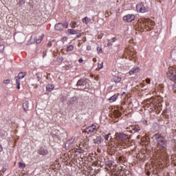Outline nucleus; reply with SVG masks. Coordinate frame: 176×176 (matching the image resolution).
<instances>
[{
  "label": "nucleus",
  "mask_w": 176,
  "mask_h": 176,
  "mask_svg": "<svg viewBox=\"0 0 176 176\" xmlns=\"http://www.w3.org/2000/svg\"><path fill=\"white\" fill-rule=\"evenodd\" d=\"M155 139L158 145L162 146V148H166L167 146V141H166V138L163 136H161L160 134H155Z\"/></svg>",
  "instance_id": "f257e3e1"
},
{
  "label": "nucleus",
  "mask_w": 176,
  "mask_h": 176,
  "mask_svg": "<svg viewBox=\"0 0 176 176\" xmlns=\"http://www.w3.org/2000/svg\"><path fill=\"white\" fill-rule=\"evenodd\" d=\"M25 77V73L21 72L16 77H15L16 79V89H20V82H21V79H24Z\"/></svg>",
  "instance_id": "f03ea898"
},
{
  "label": "nucleus",
  "mask_w": 176,
  "mask_h": 176,
  "mask_svg": "<svg viewBox=\"0 0 176 176\" xmlns=\"http://www.w3.org/2000/svg\"><path fill=\"white\" fill-rule=\"evenodd\" d=\"M116 140L118 141H126V140H129V136L123 133H116Z\"/></svg>",
  "instance_id": "7ed1b4c3"
},
{
  "label": "nucleus",
  "mask_w": 176,
  "mask_h": 176,
  "mask_svg": "<svg viewBox=\"0 0 176 176\" xmlns=\"http://www.w3.org/2000/svg\"><path fill=\"white\" fill-rule=\"evenodd\" d=\"M167 76L170 80L175 82L176 80V71L170 69L167 72Z\"/></svg>",
  "instance_id": "20e7f679"
},
{
  "label": "nucleus",
  "mask_w": 176,
  "mask_h": 176,
  "mask_svg": "<svg viewBox=\"0 0 176 176\" xmlns=\"http://www.w3.org/2000/svg\"><path fill=\"white\" fill-rule=\"evenodd\" d=\"M123 20L127 23H131V21L135 20V16L134 14H127L123 17Z\"/></svg>",
  "instance_id": "39448f33"
},
{
  "label": "nucleus",
  "mask_w": 176,
  "mask_h": 176,
  "mask_svg": "<svg viewBox=\"0 0 176 176\" xmlns=\"http://www.w3.org/2000/svg\"><path fill=\"white\" fill-rule=\"evenodd\" d=\"M137 12H140V13H145V12H148V8L141 4H138L136 6Z\"/></svg>",
  "instance_id": "423d86ee"
},
{
  "label": "nucleus",
  "mask_w": 176,
  "mask_h": 176,
  "mask_svg": "<svg viewBox=\"0 0 176 176\" xmlns=\"http://www.w3.org/2000/svg\"><path fill=\"white\" fill-rule=\"evenodd\" d=\"M94 131H97V126H96V125H91L86 129V133L88 134L90 133H94Z\"/></svg>",
  "instance_id": "0eeeda50"
},
{
  "label": "nucleus",
  "mask_w": 176,
  "mask_h": 176,
  "mask_svg": "<svg viewBox=\"0 0 176 176\" xmlns=\"http://www.w3.org/2000/svg\"><path fill=\"white\" fill-rule=\"evenodd\" d=\"M102 138H101V136H96L94 139V144H97L98 145H100V144H101V142H102Z\"/></svg>",
  "instance_id": "6e6552de"
},
{
  "label": "nucleus",
  "mask_w": 176,
  "mask_h": 176,
  "mask_svg": "<svg viewBox=\"0 0 176 176\" xmlns=\"http://www.w3.org/2000/svg\"><path fill=\"white\" fill-rule=\"evenodd\" d=\"M38 155H42L43 156H44L45 155H47V153H49V152L43 148H40L38 150Z\"/></svg>",
  "instance_id": "1a4fd4ad"
},
{
  "label": "nucleus",
  "mask_w": 176,
  "mask_h": 176,
  "mask_svg": "<svg viewBox=\"0 0 176 176\" xmlns=\"http://www.w3.org/2000/svg\"><path fill=\"white\" fill-rule=\"evenodd\" d=\"M141 69H140L139 67H136L135 68L133 69L129 72V75H133V74H137L138 72H140Z\"/></svg>",
  "instance_id": "9d476101"
},
{
  "label": "nucleus",
  "mask_w": 176,
  "mask_h": 176,
  "mask_svg": "<svg viewBox=\"0 0 176 176\" xmlns=\"http://www.w3.org/2000/svg\"><path fill=\"white\" fill-rule=\"evenodd\" d=\"M56 31H63V23H59L55 25Z\"/></svg>",
  "instance_id": "9b49d317"
},
{
  "label": "nucleus",
  "mask_w": 176,
  "mask_h": 176,
  "mask_svg": "<svg viewBox=\"0 0 176 176\" xmlns=\"http://www.w3.org/2000/svg\"><path fill=\"white\" fill-rule=\"evenodd\" d=\"M67 32L70 34V35H76L78 34L79 30H75L74 29H69L67 30Z\"/></svg>",
  "instance_id": "f8f14e48"
},
{
  "label": "nucleus",
  "mask_w": 176,
  "mask_h": 176,
  "mask_svg": "<svg viewBox=\"0 0 176 176\" xmlns=\"http://www.w3.org/2000/svg\"><path fill=\"white\" fill-rule=\"evenodd\" d=\"M85 85H86V80L83 78L80 79L78 82H77V86H85Z\"/></svg>",
  "instance_id": "ddd939ff"
},
{
  "label": "nucleus",
  "mask_w": 176,
  "mask_h": 176,
  "mask_svg": "<svg viewBox=\"0 0 176 176\" xmlns=\"http://www.w3.org/2000/svg\"><path fill=\"white\" fill-rule=\"evenodd\" d=\"M23 109L24 111H27L30 109V103H28V102H25L23 104Z\"/></svg>",
  "instance_id": "4468645a"
},
{
  "label": "nucleus",
  "mask_w": 176,
  "mask_h": 176,
  "mask_svg": "<svg viewBox=\"0 0 176 176\" xmlns=\"http://www.w3.org/2000/svg\"><path fill=\"white\" fill-rule=\"evenodd\" d=\"M17 5L19 8H21V6L25 5V0H19Z\"/></svg>",
  "instance_id": "2eb2a0df"
},
{
  "label": "nucleus",
  "mask_w": 176,
  "mask_h": 176,
  "mask_svg": "<svg viewBox=\"0 0 176 176\" xmlns=\"http://www.w3.org/2000/svg\"><path fill=\"white\" fill-rule=\"evenodd\" d=\"M113 82H115V83H119V82H121L122 80V78L119 77V76H115L113 78Z\"/></svg>",
  "instance_id": "dca6fc26"
},
{
  "label": "nucleus",
  "mask_w": 176,
  "mask_h": 176,
  "mask_svg": "<svg viewBox=\"0 0 176 176\" xmlns=\"http://www.w3.org/2000/svg\"><path fill=\"white\" fill-rule=\"evenodd\" d=\"M90 21V19H89V17L85 16L82 19V23H84L85 24H89Z\"/></svg>",
  "instance_id": "f3484780"
},
{
  "label": "nucleus",
  "mask_w": 176,
  "mask_h": 176,
  "mask_svg": "<svg viewBox=\"0 0 176 176\" xmlns=\"http://www.w3.org/2000/svg\"><path fill=\"white\" fill-rule=\"evenodd\" d=\"M132 130H133V131H135V133H138L139 131H141V129L138 126H133Z\"/></svg>",
  "instance_id": "a211bd4d"
},
{
  "label": "nucleus",
  "mask_w": 176,
  "mask_h": 176,
  "mask_svg": "<svg viewBox=\"0 0 176 176\" xmlns=\"http://www.w3.org/2000/svg\"><path fill=\"white\" fill-rule=\"evenodd\" d=\"M42 39H43V34H42L39 38H36V43H41L42 42Z\"/></svg>",
  "instance_id": "6ab92c4d"
},
{
  "label": "nucleus",
  "mask_w": 176,
  "mask_h": 176,
  "mask_svg": "<svg viewBox=\"0 0 176 176\" xmlns=\"http://www.w3.org/2000/svg\"><path fill=\"white\" fill-rule=\"evenodd\" d=\"M117 98H118V96H111V97L109 98V101H110V102H114V101H115L116 100H117Z\"/></svg>",
  "instance_id": "aec40b11"
},
{
  "label": "nucleus",
  "mask_w": 176,
  "mask_h": 176,
  "mask_svg": "<svg viewBox=\"0 0 176 176\" xmlns=\"http://www.w3.org/2000/svg\"><path fill=\"white\" fill-rule=\"evenodd\" d=\"M46 89H54V85L50 83L46 86Z\"/></svg>",
  "instance_id": "412c9836"
},
{
  "label": "nucleus",
  "mask_w": 176,
  "mask_h": 176,
  "mask_svg": "<svg viewBox=\"0 0 176 176\" xmlns=\"http://www.w3.org/2000/svg\"><path fill=\"white\" fill-rule=\"evenodd\" d=\"M56 61H58V63H63V61H64V58H63L62 56H58L56 58Z\"/></svg>",
  "instance_id": "4be33fe9"
},
{
  "label": "nucleus",
  "mask_w": 176,
  "mask_h": 176,
  "mask_svg": "<svg viewBox=\"0 0 176 176\" xmlns=\"http://www.w3.org/2000/svg\"><path fill=\"white\" fill-rule=\"evenodd\" d=\"M5 50V45L3 44H0V53H3Z\"/></svg>",
  "instance_id": "5701e85b"
},
{
  "label": "nucleus",
  "mask_w": 176,
  "mask_h": 176,
  "mask_svg": "<svg viewBox=\"0 0 176 176\" xmlns=\"http://www.w3.org/2000/svg\"><path fill=\"white\" fill-rule=\"evenodd\" d=\"M122 116V113L119 111H116L115 113V117L116 118H120Z\"/></svg>",
  "instance_id": "b1692460"
},
{
  "label": "nucleus",
  "mask_w": 176,
  "mask_h": 176,
  "mask_svg": "<svg viewBox=\"0 0 176 176\" xmlns=\"http://www.w3.org/2000/svg\"><path fill=\"white\" fill-rule=\"evenodd\" d=\"M161 156H162V157H164V159H166V157H168V155L167 154L166 152H164V153H161Z\"/></svg>",
  "instance_id": "393cba45"
},
{
  "label": "nucleus",
  "mask_w": 176,
  "mask_h": 176,
  "mask_svg": "<svg viewBox=\"0 0 176 176\" xmlns=\"http://www.w3.org/2000/svg\"><path fill=\"white\" fill-rule=\"evenodd\" d=\"M67 50H69V52H72V50H74V45H70L67 46Z\"/></svg>",
  "instance_id": "a878e982"
},
{
  "label": "nucleus",
  "mask_w": 176,
  "mask_h": 176,
  "mask_svg": "<svg viewBox=\"0 0 176 176\" xmlns=\"http://www.w3.org/2000/svg\"><path fill=\"white\" fill-rule=\"evenodd\" d=\"M19 166L20 168H25V164H23L22 162H19Z\"/></svg>",
  "instance_id": "bb28decb"
},
{
  "label": "nucleus",
  "mask_w": 176,
  "mask_h": 176,
  "mask_svg": "<svg viewBox=\"0 0 176 176\" xmlns=\"http://www.w3.org/2000/svg\"><path fill=\"white\" fill-rule=\"evenodd\" d=\"M76 22H75V21H72V28H76Z\"/></svg>",
  "instance_id": "cd10ccee"
},
{
  "label": "nucleus",
  "mask_w": 176,
  "mask_h": 176,
  "mask_svg": "<svg viewBox=\"0 0 176 176\" xmlns=\"http://www.w3.org/2000/svg\"><path fill=\"white\" fill-rule=\"evenodd\" d=\"M63 28H68V22H65L63 24H62Z\"/></svg>",
  "instance_id": "c85d7f7f"
},
{
  "label": "nucleus",
  "mask_w": 176,
  "mask_h": 176,
  "mask_svg": "<svg viewBox=\"0 0 176 176\" xmlns=\"http://www.w3.org/2000/svg\"><path fill=\"white\" fill-rule=\"evenodd\" d=\"M60 101H61V102H65V101H67V98L65 96H63L60 98Z\"/></svg>",
  "instance_id": "c756f323"
},
{
  "label": "nucleus",
  "mask_w": 176,
  "mask_h": 176,
  "mask_svg": "<svg viewBox=\"0 0 176 176\" xmlns=\"http://www.w3.org/2000/svg\"><path fill=\"white\" fill-rule=\"evenodd\" d=\"M109 135H111V133H108L107 135H104V139L106 140V141H109Z\"/></svg>",
  "instance_id": "7c9ffc66"
},
{
  "label": "nucleus",
  "mask_w": 176,
  "mask_h": 176,
  "mask_svg": "<svg viewBox=\"0 0 176 176\" xmlns=\"http://www.w3.org/2000/svg\"><path fill=\"white\" fill-rule=\"evenodd\" d=\"M3 83H4L5 85H8V83H10V80H9V79L4 80H3Z\"/></svg>",
  "instance_id": "2f4dec72"
},
{
  "label": "nucleus",
  "mask_w": 176,
  "mask_h": 176,
  "mask_svg": "<svg viewBox=\"0 0 176 176\" xmlns=\"http://www.w3.org/2000/svg\"><path fill=\"white\" fill-rule=\"evenodd\" d=\"M97 50H98V53H102V48L98 47Z\"/></svg>",
  "instance_id": "473e14b6"
},
{
  "label": "nucleus",
  "mask_w": 176,
  "mask_h": 176,
  "mask_svg": "<svg viewBox=\"0 0 176 176\" xmlns=\"http://www.w3.org/2000/svg\"><path fill=\"white\" fill-rule=\"evenodd\" d=\"M113 164V161H109L106 166H112Z\"/></svg>",
  "instance_id": "72a5a7b5"
},
{
  "label": "nucleus",
  "mask_w": 176,
  "mask_h": 176,
  "mask_svg": "<svg viewBox=\"0 0 176 176\" xmlns=\"http://www.w3.org/2000/svg\"><path fill=\"white\" fill-rule=\"evenodd\" d=\"M102 36H104V34L101 33L98 36V39H101V38H102Z\"/></svg>",
  "instance_id": "f704fd0d"
},
{
  "label": "nucleus",
  "mask_w": 176,
  "mask_h": 176,
  "mask_svg": "<svg viewBox=\"0 0 176 176\" xmlns=\"http://www.w3.org/2000/svg\"><path fill=\"white\" fill-rule=\"evenodd\" d=\"M77 152H78V153H83V150H82L80 148H78Z\"/></svg>",
  "instance_id": "c9c22d12"
},
{
  "label": "nucleus",
  "mask_w": 176,
  "mask_h": 176,
  "mask_svg": "<svg viewBox=\"0 0 176 176\" xmlns=\"http://www.w3.org/2000/svg\"><path fill=\"white\" fill-rule=\"evenodd\" d=\"M98 67L99 69H102V67H103L102 63L98 65Z\"/></svg>",
  "instance_id": "e433bc0d"
},
{
  "label": "nucleus",
  "mask_w": 176,
  "mask_h": 176,
  "mask_svg": "<svg viewBox=\"0 0 176 176\" xmlns=\"http://www.w3.org/2000/svg\"><path fill=\"white\" fill-rule=\"evenodd\" d=\"M87 50H88V51L91 50V46H90V45L87 46Z\"/></svg>",
  "instance_id": "4c0bfd02"
},
{
  "label": "nucleus",
  "mask_w": 176,
  "mask_h": 176,
  "mask_svg": "<svg viewBox=\"0 0 176 176\" xmlns=\"http://www.w3.org/2000/svg\"><path fill=\"white\" fill-rule=\"evenodd\" d=\"M80 36H82V34L81 33H78L76 35V38H80Z\"/></svg>",
  "instance_id": "58836bf2"
},
{
  "label": "nucleus",
  "mask_w": 176,
  "mask_h": 176,
  "mask_svg": "<svg viewBox=\"0 0 176 176\" xmlns=\"http://www.w3.org/2000/svg\"><path fill=\"white\" fill-rule=\"evenodd\" d=\"M78 63H80V64H82V63H83V58H80L79 60H78Z\"/></svg>",
  "instance_id": "ea45409f"
},
{
  "label": "nucleus",
  "mask_w": 176,
  "mask_h": 176,
  "mask_svg": "<svg viewBox=\"0 0 176 176\" xmlns=\"http://www.w3.org/2000/svg\"><path fill=\"white\" fill-rule=\"evenodd\" d=\"M146 83H151V79H149V78H147V79H146Z\"/></svg>",
  "instance_id": "a19ab883"
},
{
  "label": "nucleus",
  "mask_w": 176,
  "mask_h": 176,
  "mask_svg": "<svg viewBox=\"0 0 176 176\" xmlns=\"http://www.w3.org/2000/svg\"><path fill=\"white\" fill-rule=\"evenodd\" d=\"M47 45L49 46V47H50V46H52V41H50V42L47 43Z\"/></svg>",
  "instance_id": "79ce46f5"
},
{
  "label": "nucleus",
  "mask_w": 176,
  "mask_h": 176,
  "mask_svg": "<svg viewBox=\"0 0 176 176\" xmlns=\"http://www.w3.org/2000/svg\"><path fill=\"white\" fill-rule=\"evenodd\" d=\"M3 151V148H2V145L0 144V152H2Z\"/></svg>",
  "instance_id": "37998d69"
},
{
  "label": "nucleus",
  "mask_w": 176,
  "mask_h": 176,
  "mask_svg": "<svg viewBox=\"0 0 176 176\" xmlns=\"http://www.w3.org/2000/svg\"><path fill=\"white\" fill-rule=\"evenodd\" d=\"M119 160H120L121 162H123V157H120Z\"/></svg>",
  "instance_id": "c03bdc74"
},
{
  "label": "nucleus",
  "mask_w": 176,
  "mask_h": 176,
  "mask_svg": "<svg viewBox=\"0 0 176 176\" xmlns=\"http://www.w3.org/2000/svg\"><path fill=\"white\" fill-rule=\"evenodd\" d=\"M146 174V175L149 176V175H151V172L147 171Z\"/></svg>",
  "instance_id": "a18cd8bd"
},
{
  "label": "nucleus",
  "mask_w": 176,
  "mask_h": 176,
  "mask_svg": "<svg viewBox=\"0 0 176 176\" xmlns=\"http://www.w3.org/2000/svg\"><path fill=\"white\" fill-rule=\"evenodd\" d=\"M112 41H113V42H116V38L113 37V38H112Z\"/></svg>",
  "instance_id": "49530a36"
},
{
  "label": "nucleus",
  "mask_w": 176,
  "mask_h": 176,
  "mask_svg": "<svg viewBox=\"0 0 176 176\" xmlns=\"http://www.w3.org/2000/svg\"><path fill=\"white\" fill-rule=\"evenodd\" d=\"M37 79H38V80L39 81V80H41V79H42V78H41V76H37Z\"/></svg>",
  "instance_id": "de8ad7c7"
},
{
  "label": "nucleus",
  "mask_w": 176,
  "mask_h": 176,
  "mask_svg": "<svg viewBox=\"0 0 176 176\" xmlns=\"http://www.w3.org/2000/svg\"><path fill=\"white\" fill-rule=\"evenodd\" d=\"M107 46H112V43H109L107 44Z\"/></svg>",
  "instance_id": "09e8293b"
},
{
  "label": "nucleus",
  "mask_w": 176,
  "mask_h": 176,
  "mask_svg": "<svg viewBox=\"0 0 176 176\" xmlns=\"http://www.w3.org/2000/svg\"><path fill=\"white\" fill-rule=\"evenodd\" d=\"M174 87H175V89H176V82L174 84Z\"/></svg>",
  "instance_id": "8fccbe9b"
},
{
  "label": "nucleus",
  "mask_w": 176,
  "mask_h": 176,
  "mask_svg": "<svg viewBox=\"0 0 176 176\" xmlns=\"http://www.w3.org/2000/svg\"><path fill=\"white\" fill-rule=\"evenodd\" d=\"M124 94H126V92H123V93L122 94V96H124Z\"/></svg>",
  "instance_id": "3c124183"
},
{
  "label": "nucleus",
  "mask_w": 176,
  "mask_h": 176,
  "mask_svg": "<svg viewBox=\"0 0 176 176\" xmlns=\"http://www.w3.org/2000/svg\"><path fill=\"white\" fill-rule=\"evenodd\" d=\"M49 90V91H52V89H47V91Z\"/></svg>",
  "instance_id": "603ef678"
},
{
  "label": "nucleus",
  "mask_w": 176,
  "mask_h": 176,
  "mask_svg": "<svg viewBox=\"0 0 176 176\" xmlns=\"http://www.w3.org/2000/svg\"><path fill=\"white\" fill-rule=\"evenodd\" d=\"M70 104H72V102H70L69 104V105H70Z\"/></svg>",
  "instance_id": "864d4df0"
},
{
  "label": "nucleus",
  "mask_w": 176,
  "mask_h": 176,
  "mask_svg": "<svg viewBox=\"0 0 176 176\" xmlns=\"http://www.w3.org/2000/svg\"><path fill=\"white\" fill-rule=\"evenodd\" d=\"M138 138L140 139V135H138Z\"/></svg>",
  "instance_id": "5fc2aeb1"
},
{
  "label": "nucleus",
  "mask_w": 176,
  "mask_h": 176,
  "mask_svg": "<svg viewBox=\"0 0 176 176\" xmlns=\"http://www.w3.org/2000/svg\"><path fill=\"white\" fill-rule=\"evenodd\" d=\"M166 124H168V122L166 123Z\"/></svg>",
  "instance_id": "6e6d98bb"
},
{
  "label": "nucleus",
  "mask_w": 176,
  "mask_h": 176,
  "mask_svg": "<svg viewBox=\"0 0 176 176\" xmlns=\"http://www.w3.org/2000/svg\"><path fill=\"white\" fill-rule=\"evenodd\" d=\"M175 131L176 132V130H175Z\"/></svg>",
  "instance_id": "4d7b16f0"
}]
</instances>
